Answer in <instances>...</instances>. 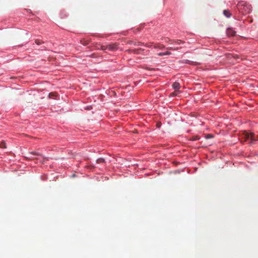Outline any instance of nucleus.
<instances>
[{"instance_id": "obj_7", "label": "nucleus", "mask_w": 258, "mask_h": 258, "mask_svg": "<svg viewBox=\"0 0 258 258\" xmlns=\"http://www.w3.org/2000/svg\"><path fill=\"white\" fill-rule=\"evenodd\" d=\"M223 14L224 16H225L227 18H229L231 16V14L230 13V11L228 10H225L223 11Z\"/></svg>"}, {"instance_id": "obj_9", "label": "nucleus", "mask_w": 258, "mask_h": 258, "mask_svg": "<svg viewBox=\"0 0 258 258\" xmlns=\"http://www.w3.org/2000/svg\"><path fill=\"white\" fill-rule=\"evenodd\" d=\"M154 48H159V49H163V48H164V46L162 44H155L154 46Z\"/></svg>"}, {"instance_id": "obj_8", "label": "nucleus", "mask_w": 258, "mask_h": 258, "mask_svg": "<svg viewBox=\"0 0 258 258\" xmlns=\"http://www.w3.org/2000/svg\"><path fill=\"white\" fill-rule=\"evenodd\" d=\"M141 48L140 49H130L128 50L129 52H133L135 54L139 53V51L141 50Z\"/></svg>"}, {"instance_id": "obj_4", "label": "nucleus", "mask_w": 258, "mask_h": 258, "mask_svg": "<svg viewBox=\"0 0 258 258\" xmlns=\"http://www.w3.org/2000/svg\"><path fill=\"white\" fill-rule=\"evenodd\" d=\"M256 141H258V135H255L253 133H250L249 144H252L253 142Z\"/></svg>"}, {"instance_id": "obj_19", "label": "nucleus", "mask_w": 258, "mask_h": 258, "mask_svg": "<svg viewBox=\"0 0 258 258\" xmlns=\"http://www.w3.org/2000/svg\"><path fill=\"white\" fill-rule=\"evenodd\" d=\"M175 43L177 44H180L183 43V42L180 40H177L175 41Z\"/></svg>"}, {"instance_id": "obj_16", "label": "nucleus", "mask_w": 258, "mask_h": 258, "mask_svg": "<svg viewBox=\"0 0 258 258\" xmlns=\"http://www.w3.org/2000/svg\"><path fill=\"white\" fill-rule=\"evenodd\" d=\"M142 44H143V43H142L141 42H134V45L137 46L141 45Z\"/></svg>"}, {"instance_id": "obj_1", "label": "nucleus", "mask_w": 258, "mask_h": 258, "mask_svg": "<svg viewBox=\"0 0 258 258\" xmlns=\"http://www.w3.org/2000/svg\"><path fill=\"white\" fill-rule=\"evenodd\" d=\"M250 134L246 131L242 132L239 135V140L241 142H250Z\"/></svg>"}, {"instance_id": "obj_10", "label": "nucleus", "mask_w": 258, "mask_h": 258, "mask_svg": "<svg viewBox=\"0 0 258 258\" xmlns=\"http://www.w3.org/2000/svg\"><path fill=\"white\" fill-rule=\"evenodd\" d=\"M171 54V53L170 51H166L165 52H160L158 53V55L161 56L165 55H170Z\"/></svg>"}, {"instance_id": "obj_18", "label": "nucleus", "mask_w": 258, "mask_h": 258, "mask_svg": "<svg viewBox=\"0 0 258 258\" xmlns=\"http://www.w3.org/2000/svg\"><path fill=\"white\" fill-rule=\"evenodd\" d=\"M179 47H173L167 48V49L169 50H178V49H179Z\"/></svg>"}, {"instance_id": "obj_13", "label": "nucleus", "mask_w": 258, "mask_h": 258, "mask_svg": "<svg viewBox=\"0 0 258 258\" xmlns=\"http://www.w3.org/2000/svg\"><path fill=\"white\" fill-rule=\"evenodd\" d=\"M0 148H6V143L5 142H2L1 144H0Z\"/></svg>"}, {"instance_id": "obj_12", "label": "nucleus", "mask_w": 258, "mask_h": 258, "mask_svg": "<svg viewBox=\"0 0 258 258\" xmlns=\"http://www.w3.org/2000/svg\"><path fill=\"white\" fill-rule=\"evenodd\" d=\"M43 43H44V42L42 41L41 40H40V39H36L35 40V43L37 44V45H40Z\"/></svg>"}, {"instance_id": "obj_21", "label": "nucleus", "mask_w": 258, "mask_h": 258, "mask_svg": "<svg viewBox=\"0 0 258 258\" xmlns=\"http://www.w3.org/2000/svg\"><path fill=\"white\" fill-rule=\"evenodd\" d=\"M200 139V138L198 136L194 137L192 138V140L193 141H196Z\"/></svg>"}, {"instance_id": "obj_2", "label": "nucleus", "mask_w": 258, "mask_h": 258, "mask_svg": "<svg viewBox=\"0 0 258 258\" xmlns=\"http://www.w3.org/2000/svg\"><path fill=\"white\" fill-rule=\"evenodd\" d=\"M28 155H29V156L28 157H27V159H31V160L38 159V158H35L34 157H32L31 155H36V156H39L42 159H43V157L42 156V155L41 154H40L38 152H31Z\"/></svg>"}, {"instance_id": "obj_3", "label": "nucleus", "mask_w": 258, "mask_h": 258, "mask_svg": "<svg viewBox=\"0 0 258 258\" xmlns=\"http://www.w3.org/2000/svg\"><path fill=\"white\" fill-rule=\"evenodd\" d=\"M117 44L116 43H112L107 45V48L109 50L114 51L118 48Z\"/></svg>"}, {"instance_id": "obj_15", "label": "nucleus", "mask_w": 258, "mask_h": 258, "mask_svg": "<svg viewBox=\"0 0 258 258\" xmlns=\"http://www.w3.org/2000/svg\"><path fill=\"white\" fill-rule=\"evenodd\" d=\"M81 42L84 45H86L89 43V42L87 40H82Z\"/></svg>"}, {"instance_id": "obj_20", "label": "nucleus", "mask_w": 258, "mask_h": 258, "mask_svg": "<svg viewBox=\"0 0 258 258\" xmlns=\"http://www.w3.org/2000/svg\"><path fill=\"white\" fill-rule=\"evenodd\" d=\"M145 45L148 47H151L152 45V43H146L145 44Z\"/></svg>"}, {"instance_id": "obj_14", "label": "nucleus", "mask_w": 258, "mask_h": 258, "mask_svg": "<svg viewBox=\"0 0 258 258\" xmlns=\"http://www.w3.org/2000/svg\"><path fill=\"white\" fill-rule=\"evenodd\" d=\"M100 49L101 50H106V49H108V48H107V45H101V47H100Z\"/></svg>"}, {"instance_id": "obj_6", "label": "nucleus", "mask_w": 258, "mask_h": 258, "mask_svg": "<svg viewBox=\"0 0 258 258\" xmlns=\"http://www.w3.org/2000/svg\"><path fill=\"white\" fill-rule=\"evenodd\" d=\"M173 88L175 91L178 90L180 88V85L178 82H174L172 85Z\"/></svg>"}, {"instance_id": "obj_23", "label": "nucleus", "mask_w": 258, "mask_h": 258, "mask_svg": "<svg viewBox=\"0 0 258 258\" xmlns=\"http://www.w3.org/2000/svg\"><path fill=\"white\" fill-rule=\"evenodd\" d=\"M134 42H132V41H129V42H128V44H134Z\"/></svg>"}, {"instance_id": "obj_22", "label": "nucleus", "mask_w": 258, "mask_h": 258, "mask_svg": "<svg viewBox=\"0 0 258 258\" xmlns=\"http://www.w3.org/2000/svg\"><path fill=\"white\" fill-rule=\"evenodd\" d=\"M212 137H213V136L211 134H208L206 136V138H208V139L211 138Z\"/></svg>"}, {"instance_id": "obj_5", "label": "nucleus", "mask_w": 258, "mask_h": 258, "mask_svg": "<svg viewBox=\"0 0 258 258\" xmlns=\"http://www.w3.org/2000/svg\"><path fill=\"white\" fill-rule=\"evenodd\" d=\"M226 32L227 35L229 36H234L236 35V31H235L231 28L227 29Z\"/></svg>"}, {"instance_id": "obj_11", "label": "nucleus", "mask_w": 258, "mask_h": 258, "mask_svg": "<svg viewBox=\"0 0 258 258\" xmlns=\"http://www.w3.org/2000/svg\"><path fill=\"white\" fill-rule=\"evenodd\" d=\"M97 163H105V160L103 158H100L97 160Z\"/></svg>"}, {"instance_id": "obj_17", "label": "nucleus", "mask_w": 258, "mask_h": 258, "mask_svg": "<svg viewBox=\"0 0 258 258\" xmlns=\"http://www.w3.org/2000/svg\"><path fill=\"white\" fill-rule=\"evenodd\" d=\"M54 96H56V93H50L49 94V97L50 98L54 97Z\"/></svg>"}]
</instances>
